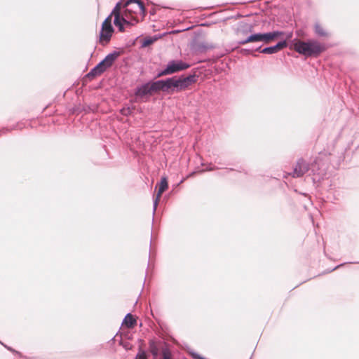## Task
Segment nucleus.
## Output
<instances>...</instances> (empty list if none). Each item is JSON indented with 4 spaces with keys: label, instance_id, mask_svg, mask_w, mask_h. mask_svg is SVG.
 <instances>
[{
    "label": "nucleus",
    "instance_id": "nucleus-1",
    "mask_svg": "<svg viewBox=\"0 0 359 359\" xmlns=\"http://www.w3.org/2000/svg\"><path fill=\"white\" fill-rule=\"evenodd\" d=\"M295 51L307 57H318L325 51L327 47L325 44L316 40L304 41H297L294 44Z\"/></svg>",
    "mask_w": 359,
    "mask_h": 359
},
{
    "label": "nucleus",
    "instance_id": "nucleus-2",
    "mask_svg": "<svg viewBox=\"0 0 359 359\" xmlns=\"http://www.w3.org/2000/svg\"><path fill=\"white\" fill-rule=\"evenodd\" d=\"M317 160L314 161L311 164H309L303 158H299L297 161L293 171L290 173V175H292V177L294 178H297L302 177L304 174L310 171L311 174H312L313 176L323 175V173L318 172L319 168L317 166Z\"/></svg>",
    "mask_w": 359,
    "mask_h": 359
},
{
    "label": "nucleus",
    "instance_id": "nucleus-3",
    "mask_svg": "<svg viewBox=\"0 0 359 359\" xmlns=\"http://www.w3.org/2000/svg\"><path fill=\"white\" fill-rule=\"evenodd\" d=\"M133 4H135L138 10L142 13L143 16H144L147 13V9L144 6V3L140 0H121L118 1L115 7L114 8L112 12L109 15H114V18L117 15L118 18H121V9L122 8H126V12H133L132 8H129L128 6Z\"/></svg>",
    "mask_w": 359,
    "mask_h": 359
},
{
    "label": "nucleus",
    "instance_id": "nucleus-4",
    "mask_svg": "<svg viewBox=\"0 0 359 359\" xmlns=\"http://www.w3.org/2000/svg\"><path fill=\"white\" fill-rule=\"evenodd\" d=\"M133 4H135L138 10L142 13L143 16H144L147 13V9L144 6V3L140 0H121L118 1L115 7L114 8L112 12L109 15H114V18L117 15L118 18H121V9L122 8H126V12H133L132 8H129L128 6Z\"/></svg>",
    "mask_w": 359,
    "mask_h": 359
},
{
    "label": "nucleus",
    "instance_id": "nucleus-5",
    "mask_svg": "<svg viewBox=\"0 0 359 359\" xmlns=\"http://www.w3.org/2000/svg\"><path fill=\"white\" fill-rule=\"evenodd\" d=\"M190 65L183 62L181 60H172L168 62L165 67L159 71L156 74V78L173 74L190 67Z\"/></svg>",
    "mask_w": 359,
    "mask_h": 359
},
{
    "label": "nucleus",
    "instance_id": "nucleus-6",
    "mask_svg": "<svg viewBox=\"0 0 359 359\" xmlns=\"http://www.w3.org/2000/svg\"><path fill=\"white\" fill-rule=\"evenodd\" d=\"M198 76L196 74H189L187 76H172V92H180L188 88L191 85L197 81Z\"/></svg>",
    "mask_w": 359,
    "mask_h": 359
},
{
    "label": "nucleus",
    "instance_id": "nucleus-7",
    "mask_svg": "<svg viewBox=\"0 0 359 359\" xmlns=\"http://www.w3.org/2000/svg\"><path fill=\"white\" fill-rule=\"evenodd\" d=\"M287 46V42L286 40H282L279 42H278L276 45L265 47L264 48H262V45L257 46L253 50H249V49H243V51L245 53H251L252 51H258L261 53L264 54H274L278 53V51L283 50V48H286Z\"/></svg>",
    "mask_w": 359,
    "mask_h": 359
},
{
    "label": "nucleus",
    "instance_id": "nucleus-8",
    "mask_svg": "<svg viewBox=\"0 0 359 359\" xmlns=\"http://www.w3.org/2000/svg\"><path fill=\"white\" fill-rule=\"evenodd\" d=\"M114 27L111 25V15H109L105 18L102 25V29L100 32V43L105 42L106 43H109L112 33L114 32Z\"/></svg>",
    "mask_w": 359,
    "mask_h": 359
},
{
    "label": "nucleus",
    "instance_id": "nucleus-9",
    "mask_svg": "<svg viewBox=\"0 0 359 359\" xmlns=\"http://www.w3.org/2000/svg\"><path fill=\"white\" fill-rule=\"evenodd\" d=\"M284 34L283 32L281 31H273L264 33H257V43L263 42L264 43L268 44L280 38Z\"/></svg>",
    "mask_w": 359,
    "mask_h": 359
},
{
    "label": "nucleus",
    "instance_id": "nucleus-10",
    "mask_svg": "<svg viewBox=\"0 0 359 359\" xmlns=\"http://www.w3.org/2000/svg\"><path fill=\"white\" fill-rule=\"evenodd\" d=\"M154 93L152 81L137 86L135 90V95L138 98L151 96Z\"/></svg>",
    "mask_w": 359,
    "mask_h": 359
},
{
    "label": "nucleus",
    "instance_id": "nucleus-11",
    "mask_svg": "<svg viewBox=\"0 0 359 359\" xmlns=\"http://www.w3.org/2000/svg\"><path fill=\"white\" fill-rule=\"evenodd\" d=\"M119 55V52L113 51L112 53L108 54L102 61H100L97 65L99 67H100L102 72L104 73L108 68H110Z\"/></svg>",
    "mask_w": 359,
    "mask_h": 359
},
{
    "label": "nucleus",
    "instance_id": "nucleus-12",
    "mask_svg": "<svg viewBox=\"0 0 359 359\" xmlns=\"http://www.w3.org/2000/svg\"><path fill=\"white\" fill-rule=\"evenodd\" d=\"M168 188V183L166 177H162L161 180V182L158 184V190L156 194V198L154 200V205H153V214H155V212L156 210L158 201L161 197V195Z\"/></svg>",
    "mask_w": 359,
    "mask_h": 359
},
{
    "label": "nucleus",
    "instance_id": "nucleus-13",
    "mask_svg": "<svg viewBox=\"0 0 359 359\" xmlns=\"http://www.w3.org/2000/svg\"><path fill=\"white\" fill-rule=\"evenodd\" d=\"M149 351L154 358H157L162 351V348L165 345L161 343H157L154 340L149 341Z\"/></svg>",
    "mask_w": 359,
    "mask_h": 359
},
{
    "label": "nucleus",
    "instance_id": "nucleus-14",
    "mask_svg": "<svg viewBox=\"0 0 359 359\" xmlns=\"http://www.w3.org/2000/svg\"><path fill=\"white\" fill-rule=\"evenodd\" d=\"M152 84L155 93L159 91L167 92L165 79L152 81Z\"/></svg>",
    "mask_w": 359,
    "mask_h": 359
},
{
    "label": "nucleus",
    "instance_id": "nucleus-15",
    "mask_svg": "<svg viewBox=\"0 0 359 359\" xmlns=\"http://www.w3.org/2000/svg\"><path fill=\"white\" fill-rule=\"evenodd\" d=\"M136 323L137 321L135 318L130 313L126 314L123 321V324H124L128 328H133Z\"/></svg>",
    "mask_w": 359,
    "mask_h": 359
},
{
    "label": "nucleus",
    "instance_id": "nucleus-16",
    "mask_svg": "<svg viewBox=\"0 0 359 359\" xmlns=\"http://www.w3.org/2000/svg\"><path fill=\"white\" fill-rule=\"evenodd\" d=\"M249 43H257V33L250 34L238 41L239 45H245Z\"/></svg>",
    "mask_w": 359,
    "mask_h": 359
},
{
    "label": "nucleus",
    "instance_id": "nucleus-17",
    "mask_svg": "<svg viewBox=\"0 0 359 359\" xmlns=\"http://www.w3.org/2000/svg\"><path fill=\"white\" fill-rule=\"evenodd\" d=\"M161 38V35H155L154 36L146 37L143 39L142 47L145 48L153 44L158 39Z\"/></svg>",
    "mask_w": 359,
    "mask_h": 359
},
{
    "label": "nucleus",
    "instance_id": "nucleus-18",
    "mask_svg": "<svg viewBox=\"0 0 359 359\" xmlns=\"http://www.w3.org/2000/svg\"><path fill=\"white\" fill-rule=\"evenodd\" d=\"M314 32L315 34L320 37H326L328 36L327 32L318 22L314 25Z\"/></svg>",
    "mask_w": 359,
    "mask_h": 359
},
{
    "label": "nucleus",
    "instance_id": "nucleus-19",
    "mask_svg": "<svg viewBox=\"0 0 359 359\" xmlns=\"http://www.w3.org/2000/svg\"><path fill=\"white\" fill-rule=\"evenodd\" d=\"M102 73L103 72H102L100 67H99L98 65H97L93 69H90V71L86 74V76L93 79L101 75Z\"/></svg>",
    "mask_w": 359,
    "mask_h": 359
},
{
    "label": "nucleus",
    "instance_id": "nucleus-20",
    "mask_svg": "<svg viewBox=\"0 0 359 359\" xmlns=\"http://www.w3.org/2000/svg\"><path fill=\"white\" fill-rule=\"evenodd\" d=\"M114 24L118 27L119 32H123L125 31L124 23L121 20V18H118L117 15L114 18Z\"/></svg>",
    "mask_w": 359,
    "mask_h": 359
},
{
    "label": "nucleus",
    "instance_id": "nucleus-21",
    "mask_svg": "<svg viewBox=\"0 0 359 359\" xmlns=\"http://www.w3.org/2000/svg\"><path fill=\"white\" fill-rule=\"evenodd\" d=\"M253 29L252 25H245V27L238 29V34H242L243 35H247L248 32H252Z\"/></svg>",
    "mask_w": 359,
    "mask_h": 359
},
{
    "label": "nucleus",
    "instance_id": "nucleus-22",
    "mask_svg": "<svg viewBox=\"0 0 359 359\" xmlns=\"http://www.w3.org/2000/svg\"><path fill=\"white\" fill-rule=\"evenodd\" d=\"M163 359H171V353L169 348L165 346L161 351Z\"/></svg>",
    "mask_w": 359,
    "mask_h": 359
},
{
    "label": "nucleus",
    "instance_id": "nucleus-23",
    "mask_svg": "<svg viewBox=\"0 0 359 359\" xmlns=\"http://www.w3.org/2000/svg\"><path fill=\"white\" fill-rule=\"evenodd\" d=\"M167 92H172V79L171 77L165 79Z\"/></svg>",
    "mask_w": 359,
    "mask_h": 359
},
{
    "label": "nucleus",
    "instance_id": "nucleus-24",
    "mask_svg": "<svg viewBox=\"0 0 359 359\" xmlns=\"http://www.w3.org/2000/svg\"><path fill=\"white\" fill-rule=\"evenodd\" d=\"M121 113L124 116H129L132 113V109L130 107L123 108L121 110Z\"/></svg>",
    "mask_w": 359,
    "mask_h": 359
},
{
    "label": "nucleus",
    "instance_id": "nucleus-25",
    "mask_svg": "<svg viewBox=\"0 0 359 359\" xmlns=\"http://www.w3.org/2000/svg\"><path fill=\"white\" fill-rule=\"evenodd\" d=\"M218 169L217 167L213 165L212 163H210L207 165L206 168L203 171H212Z\"/></svg>",
    "mask_w": 359,
    "mask_h": 359
},
{
    "label": "nucleus",
    "instance_id": "nucleus-26",
    "mask_svg": "<svg viewBox=\"0 0 359 359\" xmlns=\"http://www.w3.org/2000/svg\"><path fill=\"white\" fill-rule=\"evenodd\" d=\"M121 19L123 21V22L124 23V25H127V26H132V25H133V22L126 20L124 17L122 16L121 18Z\"/></svg>",
    "mask_w": 359,
    "mask_h": 359
},
{
    "label": "nucleus",
    "instance_id": "nucleus-27",
    "mask_svg": "<svg viewBox=\"0 0 359 359\" xmlns=\"http://www.w3.org/2000/svg\"><path fill=\"white\" fill-rule=\"evenodd\" d=\"M1 344L6 347L8 350H9L10 351L17 354V355H21V353L15 350H14L13 348H12L11 347H9V346H7L6 345L4 344L3 343H1Z\"/></svg>",
    "mask_w": 359,
    "mask_h": 359
},
{
    "label": "nucleus",
    "instance_id": "nucleus-28",
    "mask_svg": "<svg viewBox=\"0 0 359 359\" xmlns=\"http://www.w3.org/2000/svg\"><path fill=\"white\" fill-rule=\"evenodd\" d=\"M1 344L6 347L8 350H9L10 351L17 354V355H21V353L15 350H14L13 348H12L11 347H9V346H7L6 345L4 344L3 343H1Z\"/></svg>",
    "mask_w": 359,
    "mask_h": 359
},
{
    "label": "nucleus",
    "instance_id": "nucleus-29",
    "mask_svg": "<svg viewBox=\"0 0 359 359\" xmlns=\"http://www.w3.org/2000/svg\"><path fill=\"white\" fill-rule=\"evenodd\" d=\"M135 359H146L144 353H138L135 358Z\"/></svg>",
    "mask_w": 359,
    "mask_h": 359
},
{
    "label": "nucleus",
    "instance_id": "nucleus-30",
    "mask_svg": "<svg viewBox=\"0 0 359 359\" xmlns=\"http://www.w3.org/2000/svg\"><path fill=\"white\" fill-rule=\"evenodd\" d=\"M344 264H339V265H338V266H335L334 269H332L331 270V271H334L335 269H338V268L341 267V266H343V265H344Z\"/></svg>",
    "mask_w": 359,
    "mask_h": 359
},
{
    "label": "nucleus",
    "instance_id": "nucleus-31",
    "mask_svg": "<svg viewBox=\"0 0 359 359\" xmlns=\"http://www.w3.org/2000/svg\"><path fill=\"white\" fill-rule=\"evenodd\" d=\"M320 177H318V178L317 179V180H318V181H319V180H320ZM316 177H314V178H313V181H316Z\"/></svg>",
    "mask_w": 359,
    "mask_h": 359
},
{
    "label": "nucleus",
    "instance_id": "nucleus-32",
    "mask_svg": "<svg viewBox=\"0 0 359 359\" xmlns=\"http://www.w3.org/2000/svg\"><path fill=\"white\" fill-rule=\"evenodd\" d=\"M351 263H352V264H354L355 262H352Z\"/></svg>",
    "mask_w": 359,
    "mask_h": 359
}]
</instances>
